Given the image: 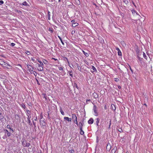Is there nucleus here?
I'll return each instance as SVG.
<instances>
[{
	"label": "nucleus",
	"instance_id": "obj_26",
	"mask_svg": "<svg viewBox=\"0 0 153 153\" xmlns=\"http://www.w3.org/2000/svg\"><path fill=\"white\" fill-rule=\"evenodd\" d=\"M42 97L43 98H45L46 99H47V96L45 94H42Z\"/></svg>",
	"mask_w": 153,
	"mask_h": 153
},
{
	"label": "nucleus",
	"instance_id": "obj_1",
	"mask_svg": "<svg viewBox=\"0 0 153 153\" xmlns=\"http://www.w3.org/2000/svg\"><path fill=\"white\" fill-rule=\"evenodd\" d=\"M72 120L76 124H78L77 118L76 115L75 114H72Z\"/></svg>",
	"mask_w": 153,
	"mask_h": 153
},
{
	"label": "nucleus",
	"instance_id": "obj_25",
	"mask_svg": "<svg viewBox=\"0 0 153 153\" xmlns=\"http://www.w3.org/2000/svg\"><path fill=\"white\" fill-rule=\"evenodd\" d=\"M48 19L49 20H50V19H51V18H50V12L49 11H48Z\"/></svg>",
	"mask_w": 153,
	"mask_h": 153
},
{
	"label": "nucleus",
	"instance_id": "obj_15",
	"mask_svg": "<svg viewBox=\"0 0 153 153\" xmlns=\"http://www.w3.org/2000/svg\"><path fill=\"white\" fill-rule=\"evenodd\" d=\"M14 11L15 12H17L18 13H19L20 14H22V12L20 10H18L17 9H15L14 10Z\"/></svg>",
	"mask_w": 153,
	"mask_h": 153
},
{
	"label": "nucleus",
	"instance_id": "obj_30",
	"mask_svg": "<svg viewBox=\"0 0 153 153\" xmlns=\"http://www.w3.org/2000/svg\"><path fill=\"white\" fill-rule=\"evenodd\" d=\"M64 68L62 67H61L59 68V69L60 71H63Z\"/></svg>",
	"mask_w": 153,
	"mask_h": 153
},
{
	"label": "nucleus",
	"instance_id": "obj_9",
	"mask_svg": "<svg viewBox=\"0 0 153 153\" xmlns=\"http://www.w3.org/2000/svg\"><path fill=\"white\" fill-rule=\"evenodd\" d=\"M97 108V106L95 105H94L93 106V110L94 111L95 114H96V115H97L98 114Z\"/></svg>",
	"mask_w": 153,
	"mask_h": 153
},
{
	"label": "nucleus",
	"instance_id": "obj_32",
	"mask_svg": "<svg viewBox=\"0 0 153 153\" xmlns=\"http://www.w3.org/2000/svg\"><path fill=\"white\" fill-rule=\"evenodd\" d=\"M25 53L27 54L28 55H29L30 54V52L28 51H26Z\"/></svg>",
	"mask_w": 153,
	"mask_h": 153
},
{
	"label": "nucleus",
	"instance_id": "obj_6",
	"mask_svg": "<svg viewBox=\"0 0 153 153\" xmlns=\"http://www.w3.org/2000/svg\"><path fill=\"white\" fill-rule=\"evenodd\" d=\"M3 131L4 133V134L7 136V137H9L10 136V133L7 130L3 129Z\"/></svg>",
	"mask_w": 153,
	"mask_h": 153
},
{
	"label": "nucleus",
	"instance_id": "obj_59",
	"mask_svg": "<svg viewBox=\"0 0 153 153\" xmlns=\"http://www.w3.org/2000/svg\"><path fill=\"white\" fill-rule=\"evenodd\" d=\"M52 59H54L55 61L58 60L57 59H55V58H52Z\"/></svg>",
	"mask_w": 153,
	"mask_h": 153
},
{
	"label": "nucleus",
	"instance_id": "obj_31",
	"mask_svg": "<svg viewBox=\"0 0 153 153\" xmlns=\"http://www.w3.org/2000/svg\"><path fill=\"white\" fill-rule=\"evenodd\" d=\"M143 57L145 59H147V56L146 55V54H145V53L144 52L143 53Z\"/></svg>",
	"mask_w": 153,
	"mask_h": 153
},
{
	"label": "nucleus",
	"instance_id": "obj_28",
	"mask_svg": "<svg viewBox=\"0 0 153 153\" xmlns=\"http://www.w3.org/2000/svg\"><path fill=\"white\" fill-rule=\"evenodd\" d=\"M4 118V117L2 114L0 113V120Z\"/></svg>",
	"mask_w": 153,
	"mask_h": 153
},
{
	"label": "nucleus",
	"instance_id": "obj_10",
	"mask_svg": "<svg viewBox=\"0 0 153 153\" xmlns=\"http://www.w3.org/2000/svg\"><path fill=\"white\" fill-rule=\"evenodd\" d=\"M80 125V134L81 135H83L84 134V132L82 130V126L83 125Z\"/></svg>",
	"mask_w": 153,
	"mask_h": 153
},
{
	"label": "nucleus",
	"instance_id": "obj_45",
	"mask_svg": "<svg viewBox=\"0 0 153 153\" xmlns=\"http://www.w3.org/2000/svg\"><path fill=\"white\" fill-rule=\"evenodd\" d=\"M74 87H76L77 89L78 88V87L76 83H74Z\"/></svg>",
	"mask_w": 153,
	"mask_h": 153
},
{
	"label": "nucleus",
	"instance_id": "obj_61",
	"mask_svg": "<svg viewBox=\"0 0 153 153\" xmlns=\"http://www.w3.org/2000/svg\"><path fill=\"white\" fill-rule=\"evenodd\" d=\"M91 101V100H86V102H88V101Z\"/></svg>",
	"mask_w": 153,
	"mask_h": 153
},
{
	"label": "nucleus",
	"instance_id": "obj_14",
	"mask_svg": "<svg viewBox=\"0 0 153 153\" xmlns=\"http://www.w3.org/2000/svg\"><path fill=\"white\" fill-rule=\"evenodd\" d=\"M94 122V120L93 118H91L88 121V123L89 124H92Z\"/></svg>",
	"mask_w": 153,
	"mask_h": 153
},
{
	"label": "nucleus",
	"instance_id": "obj_22",
	"mask_svg": "<svg viewBox=\"0 0 153 153\" xmlns=\"http://www.w3.org/2000/svg\"><path fill=\"white\" fill-rule=\"evenodd\" d=\"M7 128H10V131H12V132H13V129H12V128H10V125H7Z\"/></svg>",
	"mask_w": 153,
	"mask_h": 153
},
{
	"label": "nucleus",
	"instance_id": "obj_35",
	"mask_svg": "<svg viewBox=\"0 0 153 153\" xmlns=\"http://www.w3.org/2000/svg\"><path fill=\"white\" fill-rule=\"evenodd\" d=\"M31 59L33 62H34V63L36 62V61L35 60V59H34L33 57H31Z\"/></svg>",
	"mask_w": 153,
	"mask_h": 153
},
{
	"label": "nucleus",
	"instance_id": "obj_18",
	"mask_svg": "<svg viewBox=\"0 0 153 153\" xmlns=\"http://www.w3.org/2000/svg\"><path fill=\"white\" fill-rule=\"evenodd\" d=\"M37 60L39 63V64L41 65H44L43 63V62H41L39 59H36V61Z\"/></svg>",
	"mask_w": 153,
	"mask_h": 153
},
{
	"label": "nucleus",
	"instance_id": "obj_49",
	"mask_svg": "<svg viewBox=\"0 0 153 153\" xmlns=\"http://www.w3.org/2000/svg\"><path fill=\"white\" fill-rule=\"evenodd\" d=\"M132 3L134 5V7H135V8H136L137 7H136V5L134 3V1H132Z\"/></svg>",
	"mask_w": 153,
	"mask_h": 153
},
{
	"label": "nucleus",
	"instance_id": "obj_50",
	"mask_svg": "<svg viewBox=\"0 0 153 153\" xmlns=\"http://www.w3.org/2000/svg\"><path fill=\"white\" fill-rule=\"evenodd\" d=\"M108 107L106 106V105H105L104 106V109L105 110H107L108 109Z\"/></svg>",
	"mask_w": 153,
	"mask_h": 153
},
{
	"label": "nucleus",
	"instance_id": "obj_47",
	"mask_svg": "<svg viewBox=\"0 0 153 153\" xmlns=\"http://www.w3.org/2000/svg\"><path fill=\"white\" fill-rule=\"evenodd\" d=\"M7 138V136H6V135H5L4 134V135L2 137V138L3 139H6V138Z\"/></svg>",
	"mask_w": 153,
	"mask_h": 153
},
{
	"label": "nucleus",
	"instance_id": "obj_3",
	"mask_svg": "<svg viewBox=\"0 0 153 153\" xmlns=\"http://www.w3.org/2000/svg\"><path fill=\"white\" fill-rule=\"evenodd\" d=\"M27 68L28 70L29 71L30 74H33V67L28 64H27Z\"/></svg>",
	"mask_w": 153,
	"mask_h": 153
},
{
	"label": "nucleus",
	"instance_id": "obj_57",
	"mask_svg": "<svg viewBox=\"0 0 153 153\" xmlns=\"http://www.w3.org/2000/svg\"><path fill=\"white\" fill-rule=\"evenodd\" d=\"M118 87L119 89H120L121 88V86L120 85H118Z\"/></svg>",
	"mask_w": 153,
	"mask_h": 153
},
{
	"label": "nucleus",
	"instance_id": "obj_37",
	"mask_svg": "<svg viewBox=\"0 0 153 153\" xmlns=\"http://www.w3.org/2000/svg\"><path fill=\"white\" fill-rule=\"evenodd\" d=\"M105 118V120L106 119H107V117L106 116H102V118Z\"/></svg>",
	"mask_w": 153,
	"mask_h": 153
},
{
	"label": "nucleus",
	"instance_id": "obj_13",
	"mask_svg": "<svg viewBox=\"0 0 153 153\" xmlns=\"http://www.w3.org/2000/svg\"><path fill=\"white\" fill-rule=\"evenodd\" d=\"M116 50L118 51V55L119 56H122V53L120 50L119 48H116Z\"/></svg>",
	"mask_w": 153,
	"mask_h": 153
},
{
	"label": "nucleus",
	"instance_id": "obj_34",
	"mask_svg": "<svg viewBox=\"0 0 153 153\" xmlns=\"http://www.w3.org/2000/svg\"><path fill=\"white\" fill-rule=\"evenodd\" d=\"M114 80L115 82H118L119 81V79L117 78H114Z\"/></svg>",
	"mask_w": 153,
	"mask_h": 153
},
{
	"label": "nucleus",
	"instance_id": "obj_2",
	"mask_svg": "<svg viewBox=\"0 0 153 153\" xmlns=\"http://www.w3.org/2000/svg\"><path fill=\"white\" fill-rule=\"evenodd\" d=\"M0 65L4 67L7 68L8 66H10V65L4 62L3 60L0 59Z\"/></svg>",
	"mask_w": 153,
	"mask_h": 153
},
{
	"label": "nucleus",
	"instance_id": "obj_8",
	"mask_svg": "<svg viewBox=\"0 0 153 153\" xmlns=\"http://www.w3.org/2000/svg\"><path fill=\"white\" fill-rule=\"evenodd\" d=\"M64 119L65 121H67L68 122H71L72 119L71 118H69L68 117H64Z\"/></svg>",
	"mask_w": 153,
	"mask_h": 153
},
{
	"label": "nucleus",
	"instance_id": "obj_62",
	"mask_svg": "<svg viewBox=\"0 0 153 153\" xmlns=\"http://www.w3.org/2000/svg\"><path fill=\"white\" fill-rule=\"evenodd\" d=\"M110 126L111 125H108V128L109 129H110Z\"/></svg>",
	"mask_w": 153,
	"mask_h": 153
},
{
	"label": "nucleus",
	"instance_id": "obj_44",
	"mask_svg": "<svg viewBox=\"0 0 153 153\" xmlns=\"http://www.w3.org/2000/svg\"><path fill=\"white\" fill-rule=\"evenodd\" d=\"M33 74L35 76H36V75H37V73H36V72L35 71H33Z\"/></svg>",
	"mask_w": 153,
	"mask_h": 153
},
{
	"label": "nucleus",
	"instance_id": "obj_23",
	"mask_svg": "<svg viewBox=\"0 0 153 153\" xmlns=\"http://www.w3.org/2000/svg\"><path fill=\"white\" fill-rule=\"evenodd\" d=\"M92 69L94 71H93L94 72H97V70H96V68L94 66H92Z\"/></svg>",
	"mask_w": 153,
	"mask_h": 153
},
{
	"label": "nucleus",
	"instance_id": "obj_42",
	"mask_svg": "<svg viewBox=\"0 0 153 153\" xmlns=\"http://www.w3.org/2000/svg\"><path fill=\"white\" fill-rule=\"evenodd\" d=\"M4 3V2L2 0H0V5H1L3 4Z\"/></svg>",
	"mask_w": 153,
	"mask_h": 153
},
{
	"label": "nucleus",
	"instance_id": "obj_33",
	"mask_svg": "<svg viewBox=\"0 0 153 153\" xmlns=\"http://www.w3.org/2000/svg\"><path fill=\"white\" fill-rule=\"evenodd\" d=\"M49 30L50 31L51 33H52L53 32V29L52 28H50L49 29Z\"/></svg>",
	"mask_w": 153,
	"mask_h": 153
},
{
	"label": "nucleus",
	"instance_id": "obj_52",
	"mask_svg": "<svg viewBox=\"0 0 153 153\" xmlns=\"http://www.w3.org/2000/svg\"><path fill=\"white\" fill-rule=\"evenodd\" d=\"M75 33V31L74 30H72L71 32V34H74Z\"/></svg>",
	"mask_w": 153,
	"mask_h": 153
},
{
	"label": "nucleus",
	"instance_id": "obj_64",
	"mask_svg": "<svg viewBox=\"0 0 153 153\" xmlns=\"http://www.w3.org/2000/svg\"><path fill=\"white\" fill-rule=\"evenodd\" d=\"M126 153H128V151L126 152Z\"/></svg>",
	"mask_w": 153,
	"mask_h": 153
},
{
	"label": "nucleus",
	"instance_id": "obj_11",
	"mask_svg": "<svg viewBox=\"0 0 153 153\" xmlns=\"http://www.w3.org/2000/svg\"><path fill=\"white\" fill-rule=\"evenodd\" d=\"M92 97H93L95 99H97L99 97V95L98 94L96 93H94L92 94Z\"/></svg>",
	"mask_w": 153,
	"mask_h": 153
},
{
	"label": "nucleus",
	"instance_id": "obj_38",
	"mask_svg": "<svg viewBox=\"0 0 153 153\" xmlns=\"http://www.w3.org/2000/svg\"><path fill=\"white\" fill-rule=\"evenodd\" d=\"M1 125H0V132H2L3 131V129H2V127L1 126Z\"/></svg>",
	"mask_w": 153,
	"mask_h": 153
},
{
	"label": "nucleus",
	"instance_id": "obj_12",
	"mask_svg": "<svg viewBox=\"0 0 153 153\" xmlns=\"http://www.w3.org/2000/svg\"><path fill=\"white\" fill-rule=\"evenodd\" d=\"M111 148V144L110 143H108L107 144L106 147L107 150L108 151H109L110 150Z\"/></svg>",
	"mask_w": 153,
	"mask_h": 153
},
{
	"label": "nucleus",
	"instance_id": "obj_29",
	"mask_svg": "<svg viewBox=\"0 0 153 153\" xmlns=\"http://www.w3.org/2000/svg\"><path fill=\"white\" fill-rule=\"evenodd\" d=\"M43 62L45 64H47L48 62L45 59H44L43 60Z\"/></svg>",
	"mask_w": 153,
	"mask_h": 153
},
{
	"label": "nucleus",
	"instance_id": "obj_43",
	"mask_svg": "<svg viewBox=\"0 0 153 153\" xmlns=\"http://www.w3.org/2000/svg\"><path fill=\"white\" fill-rule=\"evenodd\" d=\"M77 68L79 70H80L81 69L79 65L78 64H77Z\"/></svg>",
	"mask_w": 153,
	"mask_h": 153
},
{
	"label": "nucleus",
	"instance_id": "obj_16",
	"mask_svg": "<svg viewBox=\"0 0 153 153\" xmlns=\"http://www.w3.org/2000/svg\"><path fill=\"white\" fill-rule=\"evenodd\" d=\"M78 24L77 23L75 22V23H72V26L73 27H75L76 26H78Z\"/></svg>",
	"mask_w": 153,
	"mask_h": 153
},
{
	"label": "nucleus",
	"instance_id": "obj_41",
	"mask_svg": "<svg viewBox=\"0 0 153 153\" xmlns=\"http://www.w3.org/2000/svg\"><path fill=\"white\" fill-rule=\"evenodd\" d=\"M132 13L134 14L135 15V14H137L135 10H132Z\"/></svg>",
	"mask_w": 153,
	"mask_h": 153
},
{
	"label": "nucleus",
	"instance_id": "obj_24",
	"mask_svg": "<svg viewBox=\"0 0 153 153\" xmlns=\"http://www.w3.org/2000/svg\"><path fill=\"white\" fill-rule=\"evenodd\" d=\"M82 52L86 57L88 56V54L87 53L85 52L84 51H82Z\"/></svg>",
	"mask_w": 153,
	"mask_h": 153
},
{
	"label": "nucleus",
	"instance_id": "obj_7",
	"mask_svg": "<svg viewBox=\"0 0 153 153\" xmlns=\"http://www.w3.org/2000/svg\"><path fill=\"white\" fill-rule=\"evenodd\" d=\"M30 113V111L29 110H26V114L27 116V119L29 121H30V120L29 119H30L31 117Z\"/></svg>",
	"mask_w": 153,
	"mask_h": 153
},
{
	"label": "nucleus",
	"instance_id": "obj_39",
	"mask_svg": "<svg viewBox=\"0 0 153 153\" xmlns=\"http://www.w3.org/2000/svg\"><path fill=\"white\" fill-rule=\"evenodd\" d=\"M128 65V66L129 68H130V70H131V71L132 73H133V71L132 69H131V68L130 66L129 65Z\"/></svg>",
	"mask_w": 153,
	"mask_h": 153
},
{
	"label": "nucleus",
	"instance_id": "obj_19",
	"mask_svg": "<svg viewBox=\"0 0 153 153\" xmlns=\"http://www.w3.org/2000/svg\"><path fill=\"white\" fill-rule=\"evenodd\" d=\"M123 1L126 5L128 4L129 3L128 0H123Z\"/></svg>",
	"mask_w": 153,
	"mask_h": 153
},
{
	"label": "nucleus",
	"instance_id": "obj_5",
	"mask_svg": "<svg viewBox=\"0 0 153 153\" xmlns=\"http://www.w3.org/2000/svg\"><path fill=\"white\" fill-rule=\"evenodd\" d=\"M43 65L38 64V65L36 66L38 70L39 71H42L43 70Z\"/></svg>",
	"mask_w": 153,
	"mask_h": 153
},
{
	"label": "nucleus",
	"instance_id": "obj_63",
	"mask_svg": "<svg viewBox=\"0 0 153 153\" xmlns=\"http://www.w3.org/2000/svg\"><path fill=\"white\" fill-rule=\"evenodd\" d=\"M61 1V0H58V1H59V2H60V1Z\"/></svg>",
	"mask_w": 153,
	"mask_h": 153
},
{
	"label": "nucleus",
	"instance_id": "obj_20",
	"mask_svg": "<svg viewBox=\"0 0 153 153\" xmlns=\"http://www.w3.org/2000/svg\"><path fill=\"white\" fill-rule=\"evenodd\" d=\"M21 107L23 108L24 109H25L26 108V106L25 105V104L23 103H22L21 105H20Z\"/></svg>",
	"mask_w": 153,
	"mask_h": 153
},
{
	"label": "nucleus",
	"instance_id": "obj_36",
	"mask_svg": "<svg viewBox=\"0 0 153 153\" xmlns=\"http://www.w3.org/2000/svg\"><path fill=\"white\" fill-rule=\"evenodd\" d=\"M69 152L71 153H72L74 152V151L73 149H71L69 150Z\"/></svg>",
	"mask_w": 153,
	"mask_h": 153
},
{
	"label": "nucleus",
	"instance_id": "obj_56",
	"mask_svg": "<svg viewBox=\"0 0 153 153\" xmlns=\"http://www.w3.org/2000/svg\"><path fill=\"white\" fill-rule=\"evenodd\" d=\"M62 44L63 45H64V43L63 42L62 40V41H60Z\"/></svg>",
	"mask_w": 153,
	"mask_h": 153
},
{
	"label": "nucleus",
	"instance_id": "obj_46",
	"mask_svg": "<svg viewBox=\"0 0 153 153\" xmlns=\"http://www.w3.org/2000/svg\"><path fill=\"white\" fill-rule=\"evenodd\" d=\"M15 45V44L13 43H11L10 44V46L12 47H13Z\"/></svg>",
	"mask_w": 153,
	"mask_h": 153
},
{
	"label": "nucleus",
	"instance_id": "obj_55",
	"mask_svg": "<svg viewBox=\"0 0 153 153\" xmlns=\"http://www.w3.org/2000/svg\"><path fill=\"white\" fill-rule=\"evenodd\" d=\"M71 22L73 23H75V20H73L71 21Z\"/></svg>",
	"mask_w": 153,
	"mask_h": 153
},
{
	"label": "nucleus",
	"instance_id": "obj_60",
	"mask_svg": "<svg viewBox=\"0 0 153 153\" xmlns=\"http://www.w3.org/2000/svg\"><path fill=\"white\" fill-rule=\"evenodd\" d=\"M36 81H37V84L39 85H40V84H39L38 81L37 79H36Z\"/></svg>",
	"mask_w": 153,
	"mask_h": 153
},
{
	"label": "nucleus",
	"instance_id": "obj_21",
	"mask_svg": "<svg viewBox=\"0 0 153 153\" xmlns=\"http://www.w3.org/2000/svg\"><path fill=\"white\" fill-rule=\"evenodd\" d=\"M60 111L61 112V114L63 115H65L63 111L62 110V108L61 107L60 108Z\"/></svg>",
	"mask_w": 153,
	"mask_h": 153
},
{
	"label": "nucleus",
	"instance_id": "obj_54",
	"mask_svg": "<svg viewBox=\"0 0 153 153\" xmlns=\"http://www.w3.org/2000/svg\"><path fill=\"white\" fill-rule=\"evenodd\" d=\"M69 74H70V75L72 77H73V74L70 73Z\"/></svg>",
	"mask_w": 153,
	"mask_h": 153
},
{
	"label": "nucleus",
	"instance_id": "obj_27",
	"mask_svg": "<svg viewBox=\"0 0 153 153\" xmlns=\"http://www.w3.org/2000/svg\"><path fill=\"white\" fill-rule=\"evenodd\" d=\"M95 120L96 121V123L97 124H98L99 123L100 119L99 118H97L95 119Z\"/></svg>",
	"mask_w": 153,
	"mask_h": 153
},
{
	"label": "nucleus",
	"instance_id": "obj_40",
	"mask_svg": "<svg viewBox=\"0 0 153 153\" xmlns=\"http://www.w3.org/2000/svg\"><path fill=\"white\" fill-rule=\"evenodd\" d=\"M121 43L123 45H126V43H125L123 41H122L121 42Z\"/></svg>",
	"mask_w": 153,
	"mask_h": 153
},
{
	"label": "nucleus",
	"instance_id": "obj_58",
	"mask_svg": "<svg viewBox=\"0 0 153 153\" xmlns=\"http://www.w3.org/2000/svg\"><path fill=\"white\" fill-rule=\"evenodd\" d=\"M72 72V71L71 70V71H68V72L71 74Z\"/></svg>",
	"mask_w": 153,
	"mask_h": 153
},
{
	"label": "nucleus",
	"instance_id": "obj_48",
	"mask_svg": "<svg viewBox=\"0 0 153 153\" xmlns=\"http://www.w3.org/2000/svg\"><path fill=\"white\" fill-rule=\"evenodd\" d=\"M114 107V105H113V104H112L111 105V107L113 109V110H115V108L114 107V108H113V107Z\"/></svg>",
	"mask_w": 153,
	"mask_h": 153
},
{
	"label": "nucleus",
	"instance_id": "obj_4",
	"mask_svg": "<svg viewBox=\"0 0 153 153\" xmlns=\"http://www.w3.org/2000/svg\"><path fill=\"white\" fill-rule=\"evenodd\" d=\"M22 146L24 147H29L30 146V143L26 141H24L22 142Z\"/></svg>",
	"mask_w": 153,
	"mask_h": 153
},
{
	"label": "nucleus",
	"instance_id": "obj_17",
	"mask_svg": "<svg viewBox=\"0 0 153 153\" xmlns=\"http://www.w3.org/2000/svg\"><path fill=\"white\" fill-rule=\"evenodd\" d=\"M22 4L23 5H24L25 6H28L29 5L28 3L26 2V1H25L22 3Z\"/></svg>",
	"mask_w": 153,
	"mask_h": 153
},
{
	"label": "nucleus",
	"instance_id": "obj_53",
	"mask_svg": "<svg viewBox=\"0 0 153 153\" xmlns=\"http://www.w3.org/2000/svg\"><path fill=\"white\" fill-rule=\"evenodd\" d=\"M58 37L59 38V39L60 40V41H62V39H61V37L59 36H58Z\"/></svg>",
	"mask_w": 153,
	"mask_h": 153
},
{
	"label": "nucleus",
	"instance_id": "obj_51",
	"mask_svg": "<svg viewBox=\"0 0 153 153\" xmlns=\"http://www.w3.org/2000/svg\"><path fill=\"white\" fill-rule=\"evenodd\" d=\"M118 130L119 132H122V129L121 128H120L119 129H118Z\"/></svg>",
	"mask_w": 153,
	"mask_h": 153
}]
</instances>
